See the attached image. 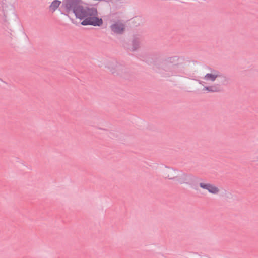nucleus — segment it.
<instances>
[{
    "label": "nucleus",
    "instance_id": "6e6552de",
    "mask_svg": "<svg viewBox=\"0 0 258 258\" xmlns=\"http://www.w3.org/2000/svg\"><path fill=\"white\" fill-rule=\"evenodd\" d=\"M174 180L180 184L186 183L189 184L192 188L193 177L191 175L182 174V176L177 175V178Z\"/></svg>",
    "mask_w": 258,
    "mask_h": 258
},
{
    "label": "nucleus",
    "instance_id": "f03ea898",
    "mask_svg": "<svg viewBox=\"0 0 258 258\" xmlns=\"http://www.w3.org/2000/svg\"><path fill=\"white\" fill-rule=\"evenodd\" d=\"M75 15L77 18L83 20L81 24L83 26L100 27L103 23L102 19L98 17L97 10L94 7L84 6L82 4Z\"/></svg>",
    "mask_w": 258,
    "mask_h": 258
},
{
    "label": "nucleus",
    "instance_id": "423d86ee",
    "mask_svg": "<svg viewBox=\"0 0 258 258\" xmlns=\"http://www.w3.org/2000/svg\"><path fill=\"white\" fill-rule=\"evenodd\" d=\"M143 41V37L141 35L134 34L132 38V46L125 48L131 52L136 51L141 47Z\"/></svg>",
    "mask_w": 258,
    "mask_h": 258
},
{
    "label": "nucleus",
    "instance_id": "39448f33",
    "mask_svg": "<svg viewBox=\"0 0 258 258\" xmlns=\"http://www.w3.org/2000/svg\"><path fill=\"white\" fill-rule=\"evenodd\" d=\"M107 67L110 70L111 73L114 75H122L126 72L125 67L115 61L109 63Z\"/></svg>",
    "mask_w": 258,
    "mask_h": 258
},
{
    "label": "nucleus",
    "instance_id": "7ed1b4c3",
    "mask_svg": "<svg viewBox=\"0 0 258 258\" xmlns=\"http://www.w3.org/2000/svg\"><path fill=\"white\" fill-rule=\"evenodd\" d=\"M82 3V0H63L61 8L69 13L72 12L75 15Z\"/></svg>",
    "mask_w": 258,
    "mask_h": 258
},
{
    "label": "nucleus",
    "instance_id": "f257e3e1",
    "mask_svg": "<svg viewBox=\"0 0 258 258\" xmlns=\"http://www.w3.org/2000/svg\"><path fill=\"white\" fill-rule=\"evenodd\" d=\"M209 73H207L204 77V79L206 81L217 83H213L209 86H204L205 82L195 79L204 87L202 91H207L208 93H219L223 91V87L229 85L231 83L230 77L225 73L219 70L209 67Z\"/></svg>",
    "mask_w": 258,
    "mask_h": 258
},
{
    "label": "nucleus",
    "instance_id": "0eeeda50",
    "mask_svg": "<svg viewBox=\"0 0 258 258\" xmlns=\"http://www.w3.org/2000/svg\"><path fill=\"white\" fill-rule=\"evenodd\" d=\"M0 4L2 7L3 14L5 17V21H6L9 15L14 14V7L13 5L7 0H0Z\"/></svg>",
    "mask_w": 258,
    "mask_h": 258
},
{
    "label": "nucleus",
    "instance_id": "4468645a",
    "mask_svg": "<svg viewBox=\"0 0 258 258\" xmlns=\"http://www.w3.org/2000/svg\"><path fill=\"white\" fill-rule=\"evenodd\" d=\"M195 258H208L206 255H201L195 253Z\"/></svg>",
    "mask_w": 258,
    "mask_h": 258
},
{
    "label": "nucleus",
    "instance_id": "f8f14e48",
    "mask_svg": "<svg viewBox=\"0 0 258 258\" xmlns=\"http://www.w3.org/2000/svg\"><path fill=\"white\" fill-rule=\"evenodd\" d=\"M60 4L61 2L60 1L54 0L50 5V9L53 11H54L57 9Z\"/></svg>",
    "mask_w": 258,
    "mask_h": 258
},
{
    "label": "nucleus",
    "instance_id": "9d476101",
    "mask_svg": "<svg viewBox=\"0 0 258 258\" xmlns=\"http://www.w3.org/2000/svg\"><path fill=\"white\" fill-rule=\"evenodd\" d=\"M175 170L172 169H169V170L165 173V177L169 179L174 180L175 178H177V175H175Z\"/></svg>",
    "mask_w": 258,
    "mask_h": 258
},
{
    "label": "nucleus",
    "instance_id": "9b49d317",
    "mask_svg": "<svg viewBox=\"0 0 258 258\" xmlns=\"http://www.w3.org/2000/svg\"><path fill=\"white\" fill-rule=\"evenodd\" d=\"M179 58L177 56H173V57H168L165 60H164L162 62V63L164 64H167L169 63H174L176 62H177Z\"/></svg>",
    "mask_w": 258,
    "mask_h": 258
},
{
    "label": "nucleus",
    "instance_id": "20e7f679",
    "mask_svg": "<svg viewBox=\"0 0 258 258\" xmlns=\"http://www.w3.org/2000/svg\"><path fill=\"white\" fill-rule=\"evenodd\" d=\"M112 35H122L125 30V25L120 20L113 21L109 26Z\"/></svg>",
    "mask_w": 258,
    "mask_h": 258
},
{
    "label": "nucleus",
    "instance_id": "1a4fd4ad",
    "mask_svg": "<svg viewBox=\"0 0 258 258\" xmlns=\"http://www.w3.org/2000/svg\"><path fill=\"white\" fill-rule=\"evenodd\" d=\"M199 185L200 187L207 190L210 193L212 194H217L220 191L218 187L210 183H200Z\"/></svg>",
    "mask_w": 258,
    "mask_h": 258
},
{
    "label": "nucleus",
    "instance_id": "ddd939ff",
    "mask_svg": "<svg viewBox=\"0 0 258 258\" xmlns=\"http://www.w3.org/2000/svg\"><path fill=\"white\" fill-rule=\"evenodd\" d=\"M101 1H104L106 2H111L113 4L118 6L120 4L123 3V0H101Z\"/></svg>",
    "mask_w": 258,
    "mask_h": 258
}]
</instances>
